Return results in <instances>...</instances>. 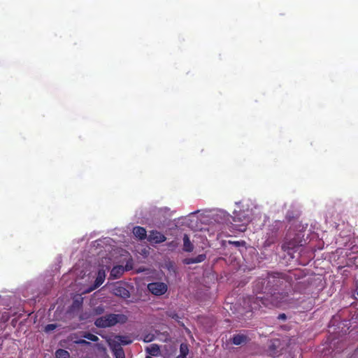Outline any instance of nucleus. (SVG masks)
<instances>
[{
  "instance_id": "nucleus-1",
  "label": "nucleus",
  "mask_w": 358,
  "mask_h": 358,
  "mask_svg": "<svg viewBox=\"0 0 358 358\" xmlns=\"http://www.w3.org/2000/svg\"><path fill=\"white\" fill-rule=\"evenodd\" d=\"M127 319L124 314H109L97 318L94 324L98 327L106 328L117 324H124Z\"/></svg>"
},
{
  "instance_id": "nucleus-2",
  "label": "nucleus",
  "mask_w": 358,
  "mask_h": 358,
  "mask_svg": "<svg viewBox=\"0 0 358 358\" xmlns=\"http://www.w3.org/2000/svg\"><path fill=\"white\" fill-rule=\"evenodd\" d=\"M251 210L248 208L245 210H234L233 215V220L235 222H241L242 223L241 228L238 230L243 231L245 230V225L248 224L251 220Z\"/></svg>"
},
{
  "instance_id": "nucleus-3",
  "label": "nucleus",
  "mask_w": 358,
  "mask_h": 358,
  "mask_svg": "<svg viewBox=\"0 0 358 358\" xmlns=\"http://www.w3.org/2000/svg\"><path fill=\"white\" fill-rule=\"evenodd\" d=\"M148 289L152 294L161 296L166 292L168 287L164 282H155L149 283L148 285Z\"/></svg>"
},
{
  "instance_id": "nucleus-4",
  "label": "nucleus",
  "mask_w": 358,
  "mask_h": 358,
  "mask_svg": "<svg viewBox=\"0 0 358 358\" xmlns=\"http://www.w3.org/2000/svg\"><path fill=\"white\" fill-rule=\"evenodd\" d=\"M271 297V303L275 306H282L289 301V296L287 293H274Z\"/></svg>"
},
{
  "instance_id": "nucleus-5",
  "label": "nucleus",
  "mask_w": 358,
  "mask_h": 358,
  "mask_svg": "<svg viewBox=\"0 0 358 358\" xmlns=\"http://www.w3.org/2000/svg\"><path fill=\"white\" fill-rule=\"evenodd\" d=\"M148 241L151 243H160L166 241V237L157 231H152L148 236Z\"/></svg>"
},
{
  "instance_id": "nucleus-6",
  "label": "nucleus",
  "mask_w": 358,
  "mask_h": 358,
  "mask_svg": "<svg viewBox=\"0 0 358 358\" xmlns=\"http://www.w3.org/2000/svg\"><path fill=\"white\" fill-rule=\"evenodd\" d=\"M113 294L123 299L129 298L130 296L129 291L121 285L114 287Z\"/></svg>"
},
{
  "instance_id": "nucleus-7",
  "label": "nucleus",
  "mask_w": 358,
  "mask_h": 358,
  "mask_svg": "<svg viewBox=\"0 0 358 358\" xmlns=\"http://www.w3.org/2000/svg\"><path fill=\"white\" fill-rule=\"evenodd\" d=\"M106 278V271L104 269H100L95 280L94 285L92 288L90 289L87 292H91L95 288L99 287L104 281Z\"/></svg>"
},
{
  "instance_id": "nucleus-8",
  "label": "nucleus",
  "mask_w": 358,
  "mask_h": 358,
  "mask_svg": "<svg viewBox=\"0 0 358 358\" xmlns=\"http://www.w3.org/2000/svg\"><path fill=\"white\" fill-rule=\"evenodd\" d=\"M110 343H112L113 345H116V346H120V344H130L131 343V340L127 336H117L114 338L113 341H110Z\"/></svg>"
},
{
  "instance_id": "nucleus-9",
  "label": "nucleus",
  "mask_w": 358,
  "mask_h": 358,
  "mask_svg": "<svg viewBox=\"0 0 358 358\" xmlns=\"http://www.w3.org/2000/svg\"><path fill=\"white\" fill-rule=\"evenodd\" d=\"M145 351L151 357H157L160 355L159 346L157 344H151L145 348Z\"/></svg>"
},
{
  "instance_id": "nucleus-10",
  "label": "nucleus",
  "mask_w": 358,
  "mask_h": 358,
  "mask_svg": "<svg viewBox=\"0 0 358 358\" xmlns=\"http://www.w3.org/2000/svg\"><path fill=\"white\" fill-rule=\"evenodd\" d=\"M133 233L136 238L143 240L146 238V230L141 227H135L133 229Z\"/></svg>"
},
{
  "instance_id": "nucleus-11",
  "label": "nucleus",
  "mask_w": 358,
  "mask_h": 358,
  "mask_svg": "<svg viewBox=\"0 0 358 358\" xmlns=\"http://www.w3.org/2000/svg\"><path fill=\"white\" fill-rule=\"evenodd\" d=\"M110 348L113 352L115 358H125L124 352L120 346L113 345L112 343H109Z\"/></svg>"
},
{
  "instance_id": "nucleus-12",
  "label": "nucleus",
  "mask_w": 358,
  "mask_h": 358,
  "mask_svg": "<svg viewBox=\"0 0 358 358\" xmlns=\"http://www.w3.org/2000/svg\"><path fill=\"white\" fill-rule=\"evenodd\" d=\"M183 250L185 252H192L194 250V245L190 241L189 236L186 234L183 236Z\"/></svg>"
},
{
  "instance_id": "nucleus-13",
  "label": "nucleus",
  "mask_w": 358,
  "mask_h": 358,
  "mask_svg": "<svg viewBox=\"0 0 358 358\" xmlns=\"http://www.w3.org/2000/svg\"><path fill=\"white\" fill-rule=\"evenodd\" d=\"M247 337L243 334H237L234 336L232 342L234 345H238L246 343Z\"/></svg>"
},
{
  "instance_id": "nucleus-14",
  "label": "nucleus",
  "mask_w": 358,
  "mask_h": 358,
  "mask_svg": "<svg viewBox=\"0 0 358 358\" xmlns=\"http://www.w3.org/2000/svg\"><path fill=\"white\" fill-rule=\"evenodd\" d=\"M124 268L122 266H114L111 270L110 275L115 278H119L124 271Z\"/></svg>"
},
{
  "instance_id": "nucleus-15",
  "label": "nucleus",
  "mask_w": 358,
  "mask_h": 358,
  "mask_svg": "<svg viewBox=\"0 0 358 358\" xmlns=\"http://www.w3.org/2000/svg\"><path fill=\"white\" fill-rule=\"evenodd\" d=\"M56 357L57 358H69V353L68 351L62 349H59L56 351Z\"/></svg>"
},
{
  "instance_id": "nucleus-16",
  "label": "nucleus",
  "mask_w": 358,
  "mask_h": 358,
  "mask_svg": "<svg viewBox=\"0 0 358 358\" xmlns=\"http://www.w3.org/2000/svg\"><path fill=\"white\" fill-rule=\"evenodd\" d=\"M189 350L186 344H181L180 347V356L186 357L188 354Z\"/></svg>"
},
{
  "instance_id": "nucleus-17",
  "label": "nucleus",
  "mask_w": 358,
  "mask_h": 358,
  "mask_svg": "<svg viewBox=\"0 0 358 358\" xmlns=\"http://www.w3.org/2000/svg\"><path fill=\"white\" fill-rule=\"evenodd\" d=\"M84 337L92 341H96L99 340V338L96 336L92 334H86L84 336Z\"/></svg>"
},
{
  "instance_id": "nucleus-18",
  "label": "nucleus",
  "mask_w": 358,
  "mask_h": 358,
  "mask_svg": "<svg viewBox=\"0 0 358 358\" xmlns=\"http://www.w3.org/2000/svg\"><path fill=\"white\" fill-rule=\"evenodd\" d=\"M206 255L204 254H201V255H199L197 257H194V259H195V262L196 263H199V262H202L203 261H204L206 259Z\"/></svg>"
},
{
  "instance_id": "nucleus-19",
  "label": "nucleus",
  "mask_w": 358,
  "mask_h": 358,
  "mask_svg": "<svg viewBox=\"0 0 358 358\" xmlns=\"http://www.w3.org/2000/svg\"><path fill=\"white\" fill-rule=\"evenodd\" d=\"M56 325L54 324H48L45 327V331L48 332V331H53L54 329H56Z\"/></svg>"
},
{
  "instance_id": "nucleus-20",
  "label": "nucleus",
  "mask_w": 358,
  "mask_h": 358,
  "mask_svg": "<svg viewBox=\"0 0 358 358\" xmlns=\"http://www.w3.org/2000/svg\"><path fill=\"white\" fill-rule=\"evenodd\" d=\"M194 258H188L185 259V263L187 264H196Z\"/></svg>"
},
{
  "instance_id": "nucleus-21",
  "label": "nucleus",
  "mask_w": 358,
  "mask_h": 358,
  "mask_svg": "<svg viewBox=\"0 0 358 358\" xmlns=\"http://www.w3.org/2000/svg\"><path fill=\"white\" fill-rule=\"evenodd\" d=\"M152 340V336H149V335L146 336L144 338V339H143V341H144L145 342H150Z\"/></svg>"
},
{
  "instance_id": "nucleus-22",
  "label": "nucleus",
  "mask_w": 358,
  "mask_h": 358,
  "mask_svg": "<svg viewBox=\"0 0 358 358\" xmlns=\"http://www.w3.org/2000/svg\"><path fill=\"white\" fill-rule=\"evenodd\" d=\"M76 343H79V344H88L89 343L85 340H80V341H76Z\"/></svg>"
},
{
  "instance_id": "nucleus-23",
  "label": "nucleus",
  "mask_w": 358,
  "mask_h": 358,
  "mask_svg": "<svg viewBox=\"0 0 358 358\" xmlns=\"http://www.w3.org/2000/svg\"><path fill=\"white\" fill-rule=\"evenodd\" d=\"M278 318L280 319V320H285L286 319V315L284 313L280 314V315H279Z\"/></svg>"
},
{
  "instance_id": "nucleus-24",
  "label": "nucleus",
  "mask_w": 358,
  "mask_h": 358,
  "mask_svg": "<svg viewBox=\"0 0 358 358\" xmlns=\"http://www.w3.org/2000/svg\"><path fill=\"white\" fill-rule=\"evenodd\" d=\"M176 358H186V357L180 356V355H178Z\"/></svg>"
},
{
  "instance_id": "nucleus-25",
  "label": "nucleus",
  "mask_w": 358,
  "mask_h": 358,
  "mask_svg": "<svg viewBox=\"0 0 358 358\" xmlns=\"http://www.w3.org/2000/svg\"><path fill=\"white\" fill-rule=\"evenodd\" d=\"M145 358H153V357H152L151 356H148Z\"/></svg>"
},
{
  "instance_id": "nucleus-26",
  "label": "nucleus",
  "mask_w": 358,
  "mask_h": 358,
  "mask_svg": "<svg viewBox=\"0 0 358 358\" xmlns=\"http://www.w3.org/2000/svg\"><path fill=\"white\" fill-rule=\"evenodd\" d=\"M357 295H358V287H357Z\"/></svg>"
}]
</instances>
